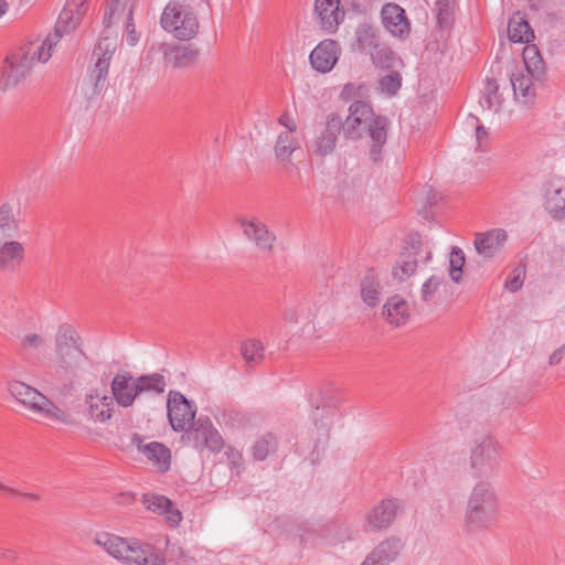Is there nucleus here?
<instances>
[{"label":"nucleus","mask_w":565,"mask_h":565,"mask_svg":"<svg viewBox=\"0 0 565 565\" xmlns=\"http://www.w3.org/2000/svg\"><path fill=\"white\" fill-rule=\"evenodd\" d=\"M390 121L386 117L375 115L369 103L354 100L349 107V114L342 119L341 129L345 138L359 140L365 134L370 136V159L373 162L382 160V149L387 140Z\"/></svg>","instance_id":"f257e3e1"},{"label":"nucleus","mask_w":565,"mask_h":565,"mask_svg":"<svg viewBox=\"0 0 565 565\" xmlns=\"http://www.w3.org/2000/svg\"><path fill=\"white\" fill-rule=\"evenodd\" d=\"M499 499L488 480H479L470 490L463 514V527L469 534L492 531L499 519Z\"/></svg>","instance_id":"f03ea898"},{"label":"nucleus","mask_w":565,"mask_h":565,"mask_svg":"<svg viewBox=\"0 0 565 565\" xmlns=\"http://www.w3.org/2000/svg\"><path fill=\"white\" fill-rule=\"evenodd\" d=\"M53 39L30 41L6 57L1 67L0 89L7 90L23 82L38 62L50 60Z\"/></svg>","instance_id":"7ed1b4c3"},{"label":"nucleus","mask_w":565,"mask_h":565,"mask_svg":"<svg viewBox=\"0 0 565 565\" xmlns=\"http://www.w3.org/2000/svg\"><path fill=\"white\" fill-rule=\"evenodd\" d=\"M94 543L125 565H166L160 548L137 539H124L110 533H99Z\"/></svg>","instance_id":"20e7f679"},{"label":"nucleus","mask_w":565,"mask_h":565,"mask_svg":"<svg viewBox=\"0 0 565 565\" xmlns=\"http://www.w3.org/2000/svg\"><path fill=\"white\" fill-rule=\"evenodd\" d=\"M54 351L57 371L71 380L70 384L63 386V390L68 393L73 387L72 381L77 377L78 371L87 359L82 348L81 337L71 324L58 326Z\"/></svg>","instance_id":"39448f33"},{"label":"nucleus","mask_w":565,"mask_h":565,"mask_svg":"<svg viewBox=\"0 0 565 565\" xmlns=\"http://www.w3.org/2000/svg\"><path fill=\"white\" fill-rule=\"evenodd\" d=\"M500 465V445L489 433L476 435L470 444L469 467L476 478L484 480L492 476Z\"/></svg>","instance_id":"423d86ee"},{"label":"nucleus","mask_w":565,"mask_h":565,"mask_svg":"<svg viewBox=\"0 0 565 565\" xmlns=\"http://www.w3.org/2000/svg\"><path fill=\"white\" fill-rule=\"evenodd\" d=\"M163 30L180 41H189L199 32V20L195 12L188 4L170 1L160 18Z\"/></svg>","instance_id":"0eeeda50"},{"label":"nucleus","mask_w":565,"mask_h":565,"mask_svg":"<svg viewBox=\"0 0 565 565\" xmlns=\"http://www.w3.org/2000/svg\"><path fill=\"white\" fill-rule=\"evenodd\" d=\"M115 51L116 43L109 38L100 40L94 49L93 57H95L96 61L89 72L94 95H100L107 86L108 71Z\"/></svg>","instance_id":"6e6552de"},{"label":"nucleus","mask_w":565,"mask_h":565,"mask_svg":"<svg viewBox=\"0 0 565 565\" xmlns=\"http://www.w3.org/2000/svg\"><path fill=\"white\" fill-rule=\"evenodd\" d=\"M186 438L199 450L209 449L218 452L223 448V439L209 417H199L185 430Z\"/></svg>","instance_id":"1a4fd4ad"},{"label":"nucleus","mask_w":565,"mask_h":565,"mask_svg":"<svg viewBox=\"0 0 565 565\" xmlns=\"http://www.w3.org/2000/svg\"><path fill=\"white\" fill-rule=\"evenodd\" d=\"M167 411L169 423L174 431H185L194 422L195 408L180 392H169Z\"/></svg>","instance_id":"9d476101"},{"label":"nucleus","mask_w":565,"mask_h":565,"mask_svg":"<svg viewBox=\"0 0 565 565\" xmlns=\"http://www.w3.org/2000/svg\"><path fill=\"white\" fill-rule=\"evenodd\" d=\"M301 147L297 134L291 131L279 132L275 143V157L281 164V170L292 180H300L299 168L291 162V156Z\"/></svg>","instance_id":"9b49d317"},{"label":"nucleus","mask_w":565,"mask_h":565,"mask_svg":"<svg viewBox=\"0 0 565 565\" xmlns=\"http://www.w3.org/2000/svg\"><path fill=\"white\" fill-rule=\"evenodd\" d=\"M86 12L87 0H68L58 15L54 34H49L45 40L52 38L54 47L64 34L75 30Z\"/></svg>","instance_id":"f8f14e48"},{"label":"nucleus","mask_w":565,"mask_h":565,"mask_svg":"<svg viewBox=\"0 0 565 565\" xmlns=\"http://www.w3.org/2000/svg\"><path fill=\"white\" fill-rule=\"evenodd\" d=\"M342 117L337 113L327 116L323 127L317 132L315 139L308 146L317 156H328L335 148L338 136L341 131Z\"/></svg>","instance_id":"ddd939ff"},{"label":"nucleus","mask_w":565,"mask_h":565,"mask_svg":"<svg viewBox=\"0 0 565 565\" xmlns=\"http://www.w3.org/2000/svg\"><path fill=\"white\" fill-rule=\"evenodd\" d=\"M544 209L557 222H565V178L552 177L543 185Z\"/></svg>","instance_id":"4468645a"},{"label":"nucleus","mask_w":565,"mask_h":565,"mask_svg":"<svg viewBox=\"0 0 565 565\" xmlns=\"http://www.w3.org/2000/svg\"><path fill=\"white\" fill-rule=\"evenodd\" d=\"M508 232L503 228H492L475 234L473 246L477 254L486 262L493 259L504 248Z\"/></svg>","instance_id":"2eb2a0df"},{"label":"nucleus","mask_w":565,"mask_h":565,"mask_svg":"<svg viewBox=\"0 0 565 565\" xmlns=\"http://www.w3.org/2000/svg\"><path fill=\"white\" fill-rule=\"evenodd\" d=\"M238 223L245 237L253 242L259 250L271 253L276 235L264 222L254 217L252 220L241 218Z\"/></svg>","instance_id":"dca6fc26"},{"label":"nucleus","mask_w":565,"mask_h":565,"mask_svg":"<svg viewBox=\"0 0 565 565\" xmlns=\"http://www.w3.org/2000/svg\"><path fill=\"white\" fill-rule=\"evenodd\" d=\"M341 54V47L334 40L321 41L310 53L311 66L319 73L332 71Z\"/></svg>","instance_id":"f3484780"},{"label":"nucleus","mask_w":565,"mask_h":565,"mask_svg":"<svg viewBox=\"0 0 565 565\" xmlns=\"http://www.w3.org/2000/svg\"><path fill=\"white\" fill-rule=\"evenodd\" d=\"M404 548L399 537L390 536L380 542L361 565H388L395 562Z\"/></svg>","instance_id":"a211bd4d"},{"label":"nucleus","mask_w":565,"mask_h":565,"mask_svg":"<svg viewBox=\"0 0 565 565\" xmlns=\"http://www.w3.org/2000/svg\"><path fill=\"white\" fill-rule=\"evenodd\" d=\"M315 12L320 28L328 33H334L344 19L340 0H316Z\"/></svg>","instance_id":"6ab92c4d"},{"label":"nucleus","mask_w":565,"mask_h":565,"mask_svg":"<svg viewBox=\"0 0 565 565\" xmlns=\"http://www.w3.org/2000/svg\"><path fill=\"white\" fill-rule=\"evenodd\" d=\"M382 20L385 29L394 36L406 39L411 32V23L405 10L396 3H386L382 8Z\"/></svg>","instance_id":"aec40b11"},{"label":"nucleus","mask_w":565,"mask_h":565,"mask_svg":"<svg viewBox=\"0 0 565 565\" xmlns=\"http://www.w3.org/2000/svg\"><path fill=\"white\" fill-rule=\"evenodd\" d=\"M401 504L397 500H382L366 515V526L371 531L387 529L395 520Z\"/></svg>","instance_id":"412c9836"},{"label":"nucleus","mask_w":565,"mask_h":565,"mask_svg":"<svg viewBox=\"0 0 565 565\" xmlns=\"http://www.w3.org/2000/svg\"><path fill=\"white\" fill-rule=\"evenodd\" d=\"M113 402H116L121 407H129L134 404L139 395L135 390L136 377L129 372H120L115 375L110 384Z\"/></svg>","instance_id":"4be33fe9"},{"label":"nucleus","mask_w":565,"mask_h":565,"mask_svg":"<svg viewBox=\"0 0 565 565\" xmlns=\"http://www.w3.org/2000/svg\"><path fill=\"white\" fill-rule=\"evenodd\" d=\"M131 441L137 447L138 451L142 452L159 471L166 472L170 469L171 452L167 446L158 441L143 444L142 438L138 434L132 436Z\"/></svg>","instance_id":"5701e85b"},{"label":"nucleus","mask_w":565,"mask_h":565,"mask_svg":"<svg viewBox=\"0 0 565 565\" xmlns=\"http://www.w3.org/2000/svg\"><path fill=\"white\" fill-rule=\"evenodd\" d=\"M420 253V245L417 242H413L409 246L399 254L395 265L392 269V276L399 282H403L411 278L418 266V255Z\"/></svg>","instance_id":"b1692460"},{"label":"nucleus","mask_w":565,"mask_h":565,"mask_svg":"<svg viewBox=\"0 0 565 565\" xmlns=\"http://www.w3.org/2000/svg\"><path fill=\"white\" fill-rule=\"evenodd\" d=\"M25 260V247L19 241H6L0 245V273H15Z\"/></svg>","instance_id":"393cba45"},{"label":"nucleus","mask_w":565,"mask_h":565,"mask_svg":"<svg viewBox=\"0 0 565 565\" xmlns=\"http://www.w3.org/2000/svg\"><path fill=\"white\" fill-rule=\"evenodd\" d=\"M85 403L87 404L88 415L95 422L105 423L111 418L114 407L113 397L108 395L100 396L95 390L86 395Z\"/></svg>","instance_id":"a878e982"},{"label":"nucleus","mask_w":565,"mask_h":565,"mask_svg":"<svg viewBox=\"0 0 565 565\" xmlns=\"http://www.w3.org/2000/svg\"><path fill=\"white\" fill-rule=\"evenodd\" d=\"M137 0H107L103 24L110 28L120 20H131Z\"/></svg>","instance_id":"bb28decb"},{"label":"nucleus","mask_w":565,"mask_h":565,"mask_svg":"<svg viewBox=\"0 0 565 565\" xmlns=\"http://www.w3.org/2000/svg\"><path fill=\"white\" fill-rule=\"evenodd\" d=\"M9 392L20 403L28 406L30 409L36 412L41 403H43L45 395L38 390L19 381H13L9 384Z\"/></svg>","instance_id":"cd10ccee"},{"label":"nucleus","mask_w":565,"mask_h":565,"mask_svg":"<svg viewBox=\"0 0 565 565\" xmlns=\"http://www.w3.org/2000/svg\"><path fill=\"white\" fill-rule=\"evenodd\" d=\"M383 315L392 326H403L408 319V305L398 295L391 297L384 305Z\"/></svg>","instance_id":"c85d7f7f"},{"label":"nucleus","mask_w":565,"mask_h":565,"mask_svg":"<svg viewBox=\"0 0 565 565\" xmlns=\"http://www.w3.org/2000/svg\"><path fill=\"white\" fill-rule=\"evenodd\" d=\"M533 79L534 78L531 75L524 74L521 71L514 72L510 76L514 96L523 104L532 102L535 96V89L532 82Z\"/></svg>","instance_id":"c756f323"},{"label":"nucleus","mask_w":565,"mask_h":565,"mask_svg":"<svg viewBox=\"0 0 565 565\" xmlns=\"http://www.w3.org/2000/svg\"><path fill=\"white\" fill-rule=\"evenodd\" d=\"M19 209L9 202L0 205V237L9 238L14 236L20 227L17 217Z\"/></svg>","instance_id":"7c9ffc66"},{"label":"nucleus","mask_w":565,"mask_h":565,"mask_svg":"<svg viewBox=\"0 0 565 565\" xmlns=\"http://www.w3.org/2000/svg\"><path fill=\"white\" fill-rule=\"evenodd\" d=\"M508 34L509 39L515 43H529L534 38V32L529 22L520 14L510 19Z\"/></svg>","instance_id":"2f4dec72"},{"label":"nucleus","mask_w":565,"mask_h":565,"mask_svg":"<svg viewBox=\"0 0 565 565\" xmlns=\"http://www.w3.org/2000/svg\"><path fill=\"white\" fill-rule=\"evenodd\" d=\"M198 56V51L189 46H171L164 50V60L172 67H185Z\"/></svg>","instance_id":"473e14b6"},{"label":"nucleus","mask_w":565,"mask_h":565,"mask_svg":"<svg viewBox=\"0 0 565 565\" xmlns=\"http://www.w3.org/2000/svg\"><path fill=\"white\" fill-rule=\"evenodd\" d=\"M502 102L503 99L499 94V84L493 78H487L480 105L486 109L498 111Z\"/></svg>","instance_id":"72a5a7b5"},{"label":"nucleus","mask_w":565,"mask_h":565,"mask_svg":"<svg viewBox=\"0 0 565 565\" xmlns=\"http://www.w3.org/2000/svg\"><path fill=\"white\" fill-rule=\"evenodd\" d=\"M381 286L373 274H367L361 280V297L369 307H375L380 301Z\"/></svg>","instance_id":"f704fd0d"},{"label":"nucleus","mask_w":565,"mask_h":565,"mask_svg":"<svg viewBox=\"0 0 565 565\" xmlns=\"http://www.w3.org/2000/svg\"><path fill=\"white\" fill-rule=\"evenodd\" d=\"M167 383L164 376L159 373H152L148 375H141L136 377V387L139 395L145 392H153L162 394L166 390Z\"/></svg>","instance_id":"c9c22d12"},{"label":"nucleus","mask_w":565,"mask_h":565,"mask_svg":"<svg viewBox=\"0 0 565 565\" xmlns=\"http://www.w3.org/2000/svg\"><path fill=\"white\" fill-rule=\"evenodd\" d=\"M380 43L377 31L369 24H361L356 30V45L361 52L370 53Z\"/></svg>","instance_id":"e433bc0d"},{"label":"nucleus","mask_w":565,"mask_h":565,"mask_svg":"<svg viewBox=\"0 0 565 565\" xmlns=\"http://www.w3.org/2000/svg\"><path fill=\"white\" fill-rule=\"evenodd\" d=\"M36 413L43 414L45 417L64 425L74 424L72 416L53 404L46 396L44 397L43 403L39 406Z\"/></svg>","instance_id":"4c0bfd02"},{"label":"nucleus","mask_w":565,"mask_h":565,"mask_svg":"<svg viewBox=\"0 0 565 565\" xmlns=\"http://www.w3.org/2000/svg\"><path fill=\"white\" fill-rule=\"evenodd\" d=\"M241 353L248 366H254L264 360V347L255 339L245 341L241 347Z\"/></svg>","instance_id":"58836bf2"},{"label":"nucleus","mask_w":565,"mask_h":565,"mask_svg":"<svg viewBox=\"0 0 565 565\" xmlns=\"http://www.w3.org/2000/svg\"><path fill=\"white\" fill-rule=\"evenodd\" d=\"M276 446V437L273 434H266L254 443L252 446V455L256 460H265L270 452L275 451Z\"/></svg>","instance_id":"ea45409f"},{"label":"nucleus","mask_w":565,"mask_h":565,"mask_svg":"<svg viewBox=\"0 0 565 565\" xmlns=\"http://www.w3.org/2000/svg\"><path fill=\"white\" fill-rule=\"evenodd\" d=\"M46 347V339L40 333H25L20 338L19 351L23 354H32L39 352Z\"/></svg>","instance_id":"a19ab883"},{"label":"nucleus","mask_w":565,"mask_h":565,"mask_svg":"<svg viewBox=\"0 0 565 565\" xmlns=\"http://www.w3.org/2000/svg\"><path fill=\"white\" fill-rule=\"evenodd\" d=\"M369 54L373 64L381 68H391L395 61L394 52L384 43H379Z\"/></svg>","instance_id":"79ce46f5"},{"label":"nucleus","mask_w":565,"mask_h":565,"mask_svg":"<svg viewBox=\"0 0 565 565\" xmlns=\"http://www.w3.org/2000/svg\"><path fill=\"white\" fill-rule=\"evenodd\" d=\"M142 504L147 510L162 515L166 509L170 507L171 500L164 495L147 493L142 497Z\"/></svg>","instance_id":"37998d69"},{"label":"nucleus","mask_w":565,"mask_h":565,"mask_svg":"<svg viewBox=\"0 0 565 565\" xmlns=\"http://www.w3.org/2000/svg\"><path fill=\"white\" fill-rule=\"evenodd\" d=\"M450 268L449 275L455 282H459L461 279L462 267L465 265V253L461 248L455 246L450 253Z\"/></svg>","instance_id":"c03bdc74"},{"label":"nucleus","mask_w":565,"mask_h":565,"mask_svg":"<svg viewBox=\"0 0 565 565\" xmlns=\"http://www.w3.org/2000/svg\"><path fill=\"white\" fill-rule=\"evenodd\" d=\"M402 85V76L398 72H391L380 79V88L387 96L395 95Z\"/></svg>","instance_id":"a18cd8bd"},{"label":"nucleus","mask_w":565,"mask_h":565,"mask_svg":"<svg viewBox=\"0 0 565 565\" xmlns=\"http://www.w3.org/2000/svg\"><path fill=\"white\" fill-rule=\"evenodd\" d=\"M443 284V278L437 276H431L427 279L420 289V298L425 302H431L435 299V294L437 292L439 286Z\"/></svg>","instance_id":"49530a36"},{"label":"nucleus","mask_w":565,"mask_h":565,"mask_svg":"<svg viewBox=\"0 0 565 565\" xmlns=\"http://www.w3.org/2000/svg\"><path fill=\"white\" fill-rule=\"evenodd\" d=\"M169 559L174 565H193L194 558L191 557L181 546L171 545L168 548Z\"/></svg>","instance_id":"de8ad7c7"},{"label":"nucleus","mask_w":565,"mask_h":565,"mask_svg":"<svg viewBox=\"0 0 565 565\" xmlns=\"http://www.w3.org/2000/svg\"><path fill=\"white\" fill-rule=\"evenodd\" d=\"M524 277L525 269L521 266L515 267L505 280L504 287L511 292H516L523 286Z\"/></svg>","instance_id":"09e8293b"},{"label":"nucleus","mask_w":565,"mask_h":565,"mask_svg":"<svg viewBox=\"0 0 565 565\" xmlns=\"http://www.w3.org/2000/svg\"><path fill=\"white\" fill-rule=\"evenodd\" d=\"M367 93V86L364 84L355 85L354 83H348L343 86L340 97L342 99H352L363 97Z\"/></svg>","instance_id":"8fccbe9b"},{"label":"nucleus","mask_w":565,"mask_h":565,"mask_svg":"<svg viewBox=\"0 0 565 565\" xmlns=\"http://www.w3.org/2000/svg\"><path fill=\"white\" fill-rule=\"evenodd\" d=\"M524 66L527 74L535 79H541L545 73V65L542 56L524 62Z\"/></svg>","instance_id":"3c124183"},{"label":"nucleus","mask_w":565,"mask_h":565,"mask_svg":"<svg viewBox=\"0 0 565 565\" xmlns=\"http://www.w3.org/2000/svg\"><path fill=\"white\" fill-rule=\"evenodd\" d=\"M124 38L128 45L135 46L139 42V33L136 31L134 19L125 20Z\"/></svg>","instance_id":"603ef678"},{"label":"nucleus","mask_w":565,"mask_h":565,"mask_svg":"<svg viewBox=\"0 0 565 565\" xmlns=\"http://www.w3.org/2000/svg\"><path fill=\"white\" fill-rule=\"evenodd\" d=\"M162 515H164L166 521L171 527L178 526L182 521V513L178 508L174 507L172 501L170 507L166 509Z\"/></svg>","instance_id":"864d4df0"},{"label":"nucleus","mask_w":565,"mask_h":565,"mask_svg":"<svg viewBox=\"0 0 565 565\" xmlns=\"http://www.w3.org/2000/svg\"><path fill=\"white\" fill-rule=\"evenodd\" d=\"M472 120L476 121V142L478 148L483 150L488 141V131L483 125L478 124L479 119L477 117H472Z\"/></svg>","instance_id":"5fc2aeb1"},{"label":"nucleus","mask_w":565,"mask_h":565,"mask_svg":"<svg viewBox=\"0 0 565 565\" xmlns=\"http://www.w3.org/2000/svg\"><path fill=\"white\" fill-rule=\"evenodd\" d=\"M0 492L8 493V494H11V495H23V497H25V498H28V499H30L32 501H39L40 500V495L39 494H35V493H21L18 490L3 484L2 482H0Z\"/></svg>","instance_id":"6e6d98bb"},{"label":"nucleus","mask_w":565,"mask_h":565,"mask_svg":"<svg viewBox=\"0 0 565 565\" xmlns=\"http://www.w3.org/2000/svg\"><path fill=\"white\" fill-rule=\"evenodd\" d=\"M0 558L14 563L19 559V553L12 547L0 546Z\"/></svg>","instance_id":"4d7b16f0"},{"label":"nucleus","mask_w":565,"mask_h":565,"mask_svg":"<svg viewBox=\"0 0 565 565\" xmlns=\"http://www.w3.org/2000/svg\"><path fill=\"white\" fill-rule=\"evenodd\" d=\"M278 121L286 128L284 131H291V134H297L296 121L288 114H282Z\"/></svg>","instance_id":"13d9d810"},{"label":"nucleus","mask_w":565,"mask_h":565,"mask_svg":"<svg viewBox=\"0 0 565 565\" xmlns=\"http://www.w3.org/2000/svg\"><path fill=\"white\" fill-rule=\"evenodd\" d=\"M523 63L526 61L535 60L536 57L541 56L540 51L536 45L531 44L526 45L523 50Z\"/></svg>","instance_id":"bf43d9fd"},{"label":"nucleus","mask_w":565,"mask_h":565,"mask_svg":"<svg viewBox=\"0 0 565 565\" xmlns=\"http://www.w3.org/2000/svg\"><path fill=\"white\" fill-rule=\"evenodd\" d=\"M565 354V344L563 347H561L559 349L555 350L551 355H550V360H548V364L550 365H556L558 364L563 356Z\"/></svg>","instance_id":"052dcab7"},{"label":"nucleus","mask_w":565,"mask_h":565,"mask_svg":"<svg viewBox=\"0 0 565 565\" xmlns=\"http://www.w3.org/2000/svg\"><path fill=\"white\" fill-rule=\"evenodd\" d=\"M350 3L353 8H356L360 11L361 7L365 9L366 4L369 3V0H352Z\"/></svg>","instance_id":"680f3d73"},{"label":"nucleus","mask_w":565,"mask_h":565,"mask_svg":"<svg viewBox=\"0 0 565 565\" xmlns=\"http://www.w3.org/2000/svg\"><path fill=\"white\" fill-rule=\"evenodd\" d=\"M286 319L289 322H294V323L298 322L297 313L294 310H289V311L286 312Z\"/></svg>","instance_id":"e2e57ef3"},{"label":"nucleus","mask_w":565,"mask_h":565,"mask_svg":"<svg viewBox=\"0 0 565 565\" xmlns=\"http://www.w3.org/2000/svg\"><path fill=\"white\" fill-rule=\"evenodd\" d=\"M9 4L6 0H0V18L7 13Z\"/></svg>","instance_id":"0e129e2a"},{"label":"nucleus","mask_w":565,"mask_h":565,"mask_svg":"<svg viewBox=\"0 0 565 565\" xmlns=\"http://www.w3.org/2000/svg\"><path fill=\"white\" fill-rule=\"evenodd\" d=\"M445 15H448L447 10H443L441 8H439L438 22H439L440 25H443V23H444Z\"/></svg>","instance_id":"69168bd1"},{"label":"nucleus","mask_w":565,"mask_h":565,"mask_svg":"<svg viewBox=\"0 0 565 565\" xmlns=\"http://www.w3.org/2000/svg\"><path fill=\"white\" fill-rule=\"evenodd\" d=\"M429 258H430V253H427V255H426V258H425V259H426V260H429Z\"/></svg>","instance_id":"338daca9"}]
</instances>
